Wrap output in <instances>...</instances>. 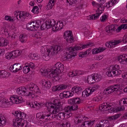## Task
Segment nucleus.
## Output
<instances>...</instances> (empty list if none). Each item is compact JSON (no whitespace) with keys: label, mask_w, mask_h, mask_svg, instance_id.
Returning a JSON list of instances; mask_svg holds the SVG:
<instances>
[{"label":"nucleus","mask_w":127,"mask_h":127,"mask_svg":"<svg viewBox=\"0 0 127 127\" xmlns=\"http://www.w3.org/2000/svg\"><path fill=\"white\" fill-rule=\"evenodd\" d=\"M48 107L54 108L52 113L48 111L39 112L36 114V117L39 119H42L43 121L47 122L49 121L51 118H53L52 114H57L60 111L61 109V103L59 102H54L52 104L49 103Z\"/></svg>","instance_id":"nucleus-1"},{"label":"nucleus","mask_w":127,"mask_h":127,"mask_svg":"<svg viewBox=\"0 0 127 127\" xmlns=\"http://www.w3.org/2000/svg\"><path fill=\"white\" fill-rule=\"evenodd\" d=\"M119 66L118 65H112L108 68L106 74L109 77H114L119 75L121 73L119 70Z\"/></svg>","instance_id":"nucleus-2"},{"label":"nucleus","mask_w":127,"mask_h":127,"mask_svg":"<svg viewBox=\"0 0 127 127\" xmlns=\"http://www.w3.org/2000/svg\"><path fill=\"white\" fill-rule=\"evenodd\" d=\"M11 102L9 105L10 102H3L2 103V106L3 107H7L12 105L13 103L18 104L21 103L23 101V99L21 96L17 95H13L9 99Z\"/></svg>","instance_id":"nucleus-3"},{"label":"nucleus","mask_w":127,"mask_h":127,"mask_svg":"<svg viewBox=\"0 0 127 127\" xmlns=\"http://www.w3.org/2000/svg\"><path fill=\"white\" fill-rule=\"evenodd\" d=\"M12 125L15 127H26L29 124L26 120L21 119L18 117L14 119Z\"/></svg>","instance_id":"nucleus-4"},{"label":"nucleus","mask_w":127,"mask_h":127,"mask_svg":"<svg viewBox=\"0 0 127 127\" xmlns=\"http://www.w3.org/2000/svg\"><path fill=\"white\" fill-rule=\"evenodd\" d=\"M63 49L64 47L63 45H59L51 46L49 49H47L51 55H53L55 54L60 53L63 51Z\"/></svg>","instance_id":"nucleus-5"},{"label":"nucleus","mask_w":127,"mask_h":127,"mask_svg":"<svg viewBox=\"0 0 127 127\" xmlns=\"http://www.w3.org/2000/svg\"><path fill=\"white\" fill-rule=\"evenodd\" d=\"M101 76L99 74L95 73L89 76L87 78V81L88 83L90 84L97 82L99 81L101 79Z\"/></svg>","instance_id":"nucleus-6"},{"label":"nucleus","mask_w":127,"mask_h":127,"mask_svg":"<svg viewBox=\"0 0 127 127\" xmlns=\"http://www.w3.org/2000/svg\"><path fill=\"white\" fill-rule=\"evenodd\" d=\"M27 86V88L30 91L34 92L38 95L41 94L40 90L36 84L32 83H28Z\"/></svg>","instance_id":"nucleus-7"},{"label":"nucleus","mask_w":127,"mask_h":127,"mask_svg":"<svg viewBox=\"0 0 127 127\" xmlns=\"http://www.w3.org/2000/svg\"><path fill=\"white\" fill-rule=\"evenodd\" d=\"M104 10V6L103 5L101 4V6L98 8V12L96 14L88 17V19L89 20H95L99 18V15L102 13V11Z\"/></svg>","instance_id":"nucleus-8"},{"label":"nucleus","mask_w":127,"mask_h":127,"mask_svg":"<svg viewBox=\"0 0 127 127\" xmlns=\"http://www.w3.org/2000/svg\"><path fill=\"white\" fill-rule=\"evenodd\" d=\"M53 20L54 21L55 24L51 25L52 27V30L54 32L59 31L62 29L63 26V22L62 21H60L57 22V24H56L55 21L54 19L52 20V21Z\"/></svg>","instance_id":"nucleus-9"},{"label":"nucleus","mask_w":127,"mask_h":127,"mask_svg":"<svg viewBox=\"0 0 127 127\" xmlns=\"http://www.w3.org/2000/svg\"><path fill=\"white\" fill-rule=\"evenodd\" d=\"M54 21L50 19H48L46 20L44 23L41 25L40 27L41 30H43L45 29L46 28L47 29L50 28L52 27L51 25H53L55 24Z\"/></svg>","instance_id":"nucleus-10"},{"label":"nucleus","mask_w":127,"mask_h":127,"mask_svg":"<svg viewBox=\"0 0 127 127\" xmlns=\"http://www.w3.org/2000/svg\"><path fill=\"white\" fill-rule=\"evenodd\" d=\"M22 67V66L20 64L16 63L10 66V70L12 72H16L18 71L21 70Z\"/></svg>","instance_id":"nucleus-11"},{"label":"nucleus","mask_w":127,"mask_h":127,"mask_svg":"<svg viewBox=\"0 0 127 127\" xmlns=\"http://www.w3.org/2000/svg\"><path fill=\"white\" fill-rule=\"evenodd\" d=\"M113 47L116 46L117 44L121 43L122 41L124 43H127V33L124 36L122 40L121 39L116 40H112Z\"/></svg>","instance_id":"nucleus-12"},{"label":"nucleus","mask_w":127,"mask_h":127,"mask_svg":"<svg viewBox=\"0 0 127 127\" xmlns=\"http://www.w3.org/2000/svg\"><path fill=\"white\" fill-rule=\"evenodd\" d=\"M72 115V113L66 111L65 113L61 112L59 113L56 115V116L58 119L63 120L64 119L65 116L67 117V118H69Z\"/></svg>","instance_id":"nucleus-13"},{"label":"nucleus","mask_w":127,"mask_h":127,"mask_svg":"<svg viewBox=\"0 0 127 127\" xmlns=\"http://www.w3.org/2000/svg\"><path fill=\"white\" fill-rule=\"evenodd\" d=\"M27 89L26 88L20 87L17 88L16 90V92L18 95L21 96H24L27 94L26 90Z\"/></svg>","instance_id":"nucleus-14"},{"label":"nucleus","mask_w":127,"mask_h":127,"mask_svg":"<svg viewBox=\"0 0 127 127\" xmlns=\"http://www.w3.org/2000/svg\"><path fill=\"white\" fill-rule=\"evenodd\" d=\"M73 94L74 93L72 92L64 91L63 93L60 94L59 96L60 98L63 99L64 98H67L71 97Z\"/></svg>","instance_id":"nucleus-15"},{"label":"nucleus","mask_w":127,"mask_h":127,"mask_svg":"<svg viewBox=\"0 0 127 127\" xmlns=\"http://www.w3.org/2000/svg\"><path fill=\"white\" fill-rule=\"evenodd\" d=\"M12 114L16 117H18L21 119H24L26 116V115L24 113H21L20 111H14L12 112Z\"/></svg>","instance_id":"nucleus-16"},{"label":"nucleus","mask_w":127,"mask_h":127,"mask_svg":"<svg viewBox=\"0 0 127 127\" xmlns=\"http://www.w3.org/2000/svg\"><path fill=\"white\" fill-rule=\"evenodd\" d=\"M56 69H54V71L56 72H62L64 70V65L63 64L60 62H58L55 65Z\"/></svg>","instance_id":"nucleus-17"},{"label":"nucleus","mask_w":127,"mask_h":127,"mask_svg":"<svg viewBox=\"0 0 127 127\" xmlns=\"http://www.w3.org/2000/svg\"><path fill=\"white\" fill-rule=\"evenodd\" d=\"M93 45V43H89L86 45L84 44L82 45H80V46L76 45L74 46V47L75 50H76V52H77V51L79 50H82L84 48L88 47V46L91 47Z\"/></svg>","instance_id":"nucleus-18"},{"label":"nucleus","mask_w":127,"mask_h":127,"mask_svg":"<svg viewBox=\"0 0 127 127\" xmlns=\"http://www.w3.org/2000/svg\"><path fill=\"white\" fill-rule=\"evenodd\" d=\"M65 50L69 52L71 54L73 55V56H75L77 55V52H76L74 46L73 47H65Z\"/></svg>","instance_id":"nucleus-19"},{"label":"nucleus","mask_w":127,"mask_h":127,"mask_svg":"<svg viewBox=\"0 0 127 127\" xmlns=\"http://www.w3.org/2000/svg\"><path fill=\"white\" fill-rule=\"evenodd\" d=\"M67 88V86L64 84L59 85L56 86H55L52 88V90L53 91H59L60 90H64Z\"/></svg>","instance_id":"nucleus-20"},{"label":"nucleus","mask_w":127,"mask_h":127,"mask_svg":"<svg viewBox=\"0 0 127 127\" xmlns=\"http://www.w3.org/2000/svg\"><path fill=\"white\" fill-rule=\"evenodd\" d=\"M47 53L46 54H42L41 57H40L41 59H42L46 61H48L49 60L50 57L52 55L50 53V52L48 51L47 49Z\"/></svg>","instance_id":"nucleus-21"},{"label":"nucleus","mask_w":127,"mask_h":127,"mask_svg":"<svg viewBox=\"0 0 127 127\" xmlns=\"http://www.w3.org/2000/svg\"><path fill=\"white\" fill-rule=\"evenodd\" d=\"M73 105L71 106L68 107L66 108L65 111L68 112L71 111H75L77 110L78 109V106L76 104H72Z\"/></svg>","instance_id":"nucleus-22"},{"label":"nucleus","mask_w":127,"mask_h":127,"mask_svg":"<svg viewBox=\"0 0 127 127\" xmlns=\"http://www.w3.org/2000/svg\"><path fill=\"white\" fill-rule=\"evenodd\" d=\"M126 55H123L120 56L118 57V59L119 62L122 64H125L126 63V60L127 58H126Z\"/></svg>","instance_id":"nucleus-23"},{"label":"nucleus","mask_w":127,"mask_h":127,"mask_svg":"<svg viewBox=\"0 0 127 127\" xmlns=\"http://www.w3.org/2000/svg\"><path fill=\"white\" fill-rule=\"evenodd\" d=\"M94 123V121H85L81 126L82 127H91Z\"/></svg>","instance_id":"nucleus-24"},{"label":"nucleus","mask_w":127,"mask_h":127,"mask_svg":"<svg viewBox=\"0 0 127 127\" xmlns=\"http://www.w3.org/2000/svg\"><path fill=\"white\" fill-rule=\"evenodd\" d=\"M86 120L85 118L82 117L80 116H78L77 117L75 118V119L74 122L76 124H78L79 123H84V121Z\"/></svg>","instance_id":"nucleus-25"},{"label":"nucleus","mask_w":127,"mask_h":127,"mask_svg":"<svg viewBox=\"0 0 127 127\" xmlns=\"http://www.w3.org/2000/svg\"><path fill=\"white\" fill-rule=\"evenodd\" d=\"M8 44V41L2 37H0V47L6 46Z\"/></svg>","instance_id":"nucleus-26"},{"label":"nucleus","mask_w":127,"mask_h":127,"mask_svg":"<svg viewBox=\"0 0 127 127\" xmlns=\"http://www.w3.org/2000/svg\"><path fill=\"white\" fill-rule=\"evenodd\" d=\"M70 103L72 104H80L81 102V100L78 97H75L70 100Z\"/></svg>","instance_id":"nucleus-27"},{"label":"nucleus","mask_w":127,"mask_h":127,"mask_svg":"<svg viewBox=\"0 0 127 127\" xmlns=\"http://www.w3.org/2000/svg\"><path fill=\"white\" fill-rule=\"evenodd\" d=\"M20 16L21 19H27L28 18H30L31 17V15L29 13L25 12L24 11L21 12V14H20Z\"/></svg>","instance_id":"nucleus-28"},{"label":"nucleus","mask_w":127,"mask_h":127,"mask_svg":"<svg viewBox=\"0 0 127 127\" xmlns=\"http://www.w3.org/2000/svg\"><path fill=\"white\" fill-rule=\"evenodd\" d=\"M72 90H73L72 93H77V94L81 93L82 92V88L79 86H75L72 88Z\"/></svg>","instance_id":"nucleus-29"},{"label":"nucleus","mask_w":127,"mask_h":127,"mask_svg":"<svg viewBox=\"0 0 127 127\" xmlns=\"http://www.w3.org/2000/svg\"><path fill=\"white\" fill-rule=\"evenodd\" d=\"M93 92V91H92L91 87H90L89 88H87L85 91H84L82 92V94L83 95L84 94L86 95V97L89 96L90 95L92 94Z\"/></svg>","instance_id":"nucleus-30"},{"label":"nucleus","mask_w":127,"mask_h":127,"mask_svg":"<svg viewBox=\"0 0 127 127\" xmlns=\"http://www.w3.org/2000/svg\"><path fill=\"white\" fill-rule=\"evenodd\" d=\"M105 49L102 47H99L98 48H96L93 49L92 50L93 53V54H96L100 52L103 51Z\"/></svg>","instance_id":"nucleus-31"},{"label":"nucleus","mask_w":127,"mask_h":127,"mask_svg":"<svg viewBox=\"0 0 127 127\" xmlns=\"http://www.w3.org/2000/svg\"><path fill=\"white\" fill-rule=\"evenodd\" d=\"M107 105V102L102 103L101 105L99 107V109L101 111H105L108 110V109L107 108L106 105Z\"/></svg>","instance_id":"nucleus-32"},{"label":"nucleus","mask_w":127,"mask_h":127,"mask_svg":"<svg viewBox=\"0 0 127 127\" xmlns=\"http://www.w3.org/2000/svg\"><path fill=\"white\" fill-rule=\"evenodd\" d=\"M114 26L110 25L107 26L106 29V31L108 33L112 32L113 31H115Z\"/></svg>","instance_id":"nucleus-33"},{"label":"nucleus","mask_w":127,"mask_h":127,"mask_svg":"<svg viewBox=\"0 0 127 127\" xmlns=\"http://www.w3.org/2000/svg\"><path fill=\"white\" fill-rule=\"evenodd\" d=\"M33 24L32 22H30L27 24L26 27L28 30L32 31H34L36 30L33 26L34 25H33Z\"/></svg>","instance_id":"nucleus-34"},{"label":"nucleus","mask_w":127,"mask_h":127,"mask_svg":"<svg viewBox=\"0 0 127 127\" xmlns=\"http://www.w3.org/2000/svg\"><path fill=\"white\" fill-rule=\"evenodd\" d=\"M6 119L2 115H0V126H4L6 124Z\"/></svg>","instance_id":"nucleus-35"},{"label":"nucleus","mask_w":127,"mask_h":127,"mask_svg":"<svg viewBox=\"0 0 127 127\" xmlns=\"http://www.w3.org/2000/svg\"><path fill=\"white\" fill-rule=\"evenodd\" d=\"M12 52L14 58L20 56L22 53L21 51L18 50H14Z\"/></svg>","instance_id":"nucleus-36"},{"label":"nucleus","mask_w":127,"mask_h":127,"mask_svg":"<svg viewBox=\"0 0 127 127\" xmlns=\"http://www.w3.org/2000/svg\"><path fill=\"white\" fill-rule=\"evenodd\" d=\"M20 41L22 43L25 42L27 39V37L26 35L23 34H21L19 37Z\"/></svg>","instance_id":"nucleus-37"},{"label":"nucleus","mask_w":127,"mask_h":127,"mask_svg":"<svg viewBox=\"0 0 127 127\" xmlns=\"http://www.w3.org/2000/svg\"><path fill=\"white\" fill-rule=\"evenodd\" d=\"M1 33L6 36L7 35V37L10 36L7 31V30L5 27H3L1 29Z\"/></svg>","instance_id":"nucleus-38"},{"label":"nucleus","mask_w":127,"mask_h":127,"mask_svg":"<svg viewBox=\"0 0 127 127\" xmlns=\"http://www.w3.org/2000/svg\"><path fill=\"white\" fill-rule=\"evenodd\" d=\"M33 25L35 29L36 30H37L38 28L39 27L40 25V22L39 21H32V22Z\"/></svg>","instance_id":"nucleus-39"},{"label":"nucleus","mask_w":127,"mask_h":127,"mask_svg":"<svg viewBox=\"0 0 127 127\" xmlns=\"http://www.w3.org/2000/svg\"><path fill=\"white\" fill-rule=\"evenodd\" d=\"M29 56L30 58L31 59L35 60L38 59L40 58V57L39 56L34 54H29Z\"/></svg>","instance_id":"nucleus-40"},{"label":"nucleus","mask_w":127,"mask_h":127,"mask_svg":"<svg viewBox=\"0 0 127 127\" xmlns=\"http://www.w3.org/2000/svg\"><path fill=\"white\" fill-rule=\"evenodd\" d=\"M103 93L104 94L108 95L113 93V92L110 86L109 87L105 88L104 90Z\"/></svg>","instance_id":"nucleus-41"},{"label":"nucleus","mask_w":127,"mask_h":127,"mask_svg":"<svg viewBox=\"0 0 127 127\" xmlns=\"http://www.w3.org/2000/svg\"><path fill=\"white\" fill-rule=\"evenodd\" d=\"M26 65L23 67V71L25 74L28 73L30 71V69L29 66H28V64H25Z\"/></svg>","instance_id":"nucleus-42"},{"label":"nucleus","mask_w":127,"mask_h":127,"mask_svg":"<svg viewBox=\"0 0 127 127\" xmlns=\"http://www.w3.org/2000/svg\"><path fill=\"white\" fill-rule=\"evenodd\" d=\"M12 52L7 53L5 54V58L6 59L10 60L14 58Z\"/></svg>","instance_id":"nucleus-43"},{"label":"nucleus","mask_w":127,"mask_h":127,"mask_svg":"<svg viewBox=\"0 0 127 127\" xmlns=\"http://www.w3.org/2000/svg\"><path fill=\"white\" fill-rule=\"evenodd\" d=\"M90 52H89V51L87 50L85 51V52H80L79 54V56L80 57H84L87 56V54H89Z\"/></svg>","instance_id":"nucleus-44"},{"label":"nucleus","mask_w":127,"mask_h":127,"mask_svg":"<svg viewBox=\"0 0 127 127\" xmlns=\"http://www.w3.org/2000/svg\"><path fill=\"white\" fill-rule=\"evenodd\" d=\"M64 39L66 41L68 42V44L69 43H71L73 42L74 41L73 37L72 35L69 37H66V38Z\"/></svg>","instance_id":"nucleus-45"},{"label":"nucleus","mask_w":127,"mask_h":127,"mask_svg":"<svg viewBox=\"0 0 127 127\" xmlns=\"http://www.w3.org/2000/svg\"><path fill=\"white\" fill-rule=\"evenodd\" d=\"M72 35V32L71 31H67L65 32L64 34V38H66V37L71 36Z\"/></svg>","instance_id":"nucleus-46"},{"label":"nucleus","mask_w":127,"mask_h":127,"mask_svg":"<svg viewBox=\"0 0 127 127\" xmlns=\"http://www.w3.org/2000/svg\"><path fill=\"white\" fill-rule=\"evenodd\" d=\"M57 72H55L54 70L52 72H49L48 73H47V75L49 76V77L51 78L52 79L54 77V76L56 75H55L56 73Z\"/></svg>","instance_id":"nucleus-47"},{"label":"nucleus","mask_w":127,"mask_h":127,"mask_svg":"<svg viewBox=\"0 0 127 127\" xmlns=\"http://www.w3.org/2000/svg\"><path fill=\"white\" fill-rule=\"evenodd\" d=\"M32 11L34 13L37 14L39 12L38 7L37 6H34L33 9L32 10Z\"/></svg>","instance_id":"nucleus-48"},{"label":"nucleus","mask_w":127,"mask_h":127,"mask_svg":"<svg viewBox=\"0 0 127 127\" xmlns=\"http://www.w3.org/2000/svg\"><path fill=\"white\" fill-rule=\"evenodd\" d=\"M108 17L107 15L105 14L102 16V18L100 19V20L101 22H105L107 19Z\"/></svg>","instance_id":"nucleus-49"},{"label":"nucleus","mask_w":127,"mask_h":127,"mask_svg":"<svg viewBox=\"0 0 127 127\" xmlns=\"http://www.w3.org/2000/svg\"><path fill=\"white\" fill-rule=\"evenodd\" d=\"M112 104L111 103H108L107 102V105H106L107 107V108L108 109V110L111 109V110H112L111 112H110L111 113H112L114 112L115 111V109L114 108H112Z\"/></svg>","instance_id":"nucleus-50"},{"label":"nucleus","mask_w":127,"mask_h":127,"mask_svg":"<svg viewBox=\"0 0 127 127\" xmlns=\"http://www.w3.org/2000/svg\"><path fill=\"white\" fill-rule=\"evenodd\" d=\"M59 72H57V73H56L55 75L54 76V77L52 79V80L54 82H56L57 81H58L60 79L59 77V75L57 74V73H59Z\"/></svg>","instance_id":"nucleus-51"},{"label":"nucleus","mask_w":127,"mask_h":127,"mask_svg":"<svg viewBox=\"0 0 127 127\" xmlns=\"http://www.w3.org/2000/svg\"><path fill=\"white\" fill-rule=\"evenodd\" d=\"M117 1L116 0H111L110 1L108 2V4L109 6V7L111 6L114 5L116 3Z\"/></svg>","instance_id":"nucleus-52"},{"label":"nucleus","mask_w":127,"mask_h":127,"mask_svg":"<svg viewBox=\"0 0 127 127\" xmlns=\"http://www.w3.org/2000/svg\"><path fill=\"white\" fill-rule=\"evenodd\" d=\"M62 126L64 127H70V123L68 121H66L64 123H63L61 124Z\"/></svg>","instance_id":"nucleus-53"},{"label":"nucleus","mask_w":127,"mask_h":127,"mask_svg":"<svg viewBox=\"0 0 127 127\" xmlns=\"http://www.w3.org/2000/svg\"><path fill=\"white\" fill-rule=\"evenodd\" d=\"M75 56H73V55L70 54H68L65 57L66 58V60H68L70 59H72L74 58V57Z\"/></svg>","instance_id":"nucleus-54"},{"label":"nucleus","mask_w":127,"mask_h":127,"mask_svg":"<svg viewBox=\"0 0 127 127\" xmlns=\"http://www.w3.org/2000/svg\"><path fill=\"white\" fill-rule=\"evenodd\" d=\"M38 95L37 94L35 93L34 92L32 91V92H30L29 93L28 95L29 96H30L31 97L33 98L35 95Z\"/></svg>","instance_id":"nucleus-55"},{"label":"nucleus","mask_w":127,"mask_h":127,"mask_svg":"<svg viewBox=\"0 0 127 127\" xmlns=\"http://www.w3.org/2000/svg\"><path fill=\"white\" fill-rule=\"evenodd\" d=\"M102 98L100 96H97L95 97L93 99V101L95 102H98L102 100Z\"/></svg>","instance_id":"nucleus-56"},{"label":"nucleus","mask_w":127,"mask_h":127,"mask_svg":"<svg viewBox=\"0 0 127 127\" xmlns=\"http://www.w3.org/2000/svg\"><path fill=\"white\" fill-rule=\"evenodd\" d=\"M125 119H127V112L125 113L124 116L121 117L119 120L120 121H122Z\"/></svg>","instance_id":"nucleus-57"},{"label":"nucleus","mask_w":127,"mask_h":127,"mask_svg":"<svg viewBox=\"0 0 127 127\" xmlns=\"http://www.w3.org/2000/svg\"><path fill=\"white\" fill-rule=\"evenodd\" d=\"M100 88V86L98 85H95L91 87L92 91L94 92L95 90L98 89Z\"/></svg>","instance_id":"nucleus-58"},{"label":"nucleus","mask_w":127,"mask_h":127,"mask_svg":"<svg viewBox=\"0 0 127 127\" xmlns=\"http://www.w3.org/2000/svg\"><path fill=\"white\" fill-rule=\"evenodd\" d=\"M106 120H101L99 122V124H97L96 125L99 127H101V126H102L103 125H104V123H105V121H106Z\"/></svg>","instance_id":"nucleus-59"},{"label":"nucleus","mask_w":127,"mask_h":127,"mask_svg":"<svg viewBox=\"0 0 127 127\" xmlns=\"http://www.w3.org/2000/svg\"><path fill=\"white\" fill-rule=\"evenodd\" d=\"M105 46L106 47H112V42L111 41L110 42L108 41L105 44Z\"/></svg>","instance_id":"nucleus-60"},{"label":"nucleus","mask_w":127,"mask_h":127,"mask_svg":"<svg viewBox=\"0 0 127 127\" xmlns=\"http://www.w3.org/2000/svg\"><path fill=\"white\" fill-rule=\"evenodd\" d=\"M20 14H21V12H17L16 13H15L14 15V16L16 17L17 19L19 20V18H18V16H19V19H21V18H20V16L21 15Z\"/></svg>","instance_id":"nucleus-61"},{"label":"nucleus","mask_w":127,"mask_h":127,"mask_svg":"<svg viewBox=\"0 0 127 127\" xmlns=\"http://www.w3.org/2000/svg\"><path fill=\"white\" fill-rule=\"evenodd\" d=\"M101 127H109V122L107 120H106L105 121V123H104V125H103L102 126H101Z\"/></svg>","instance_id":"nucleus-62"},{"label":"nucleus","mask_w":127,"mask_h":127,"mask_svg":"<svg viewBox=\"0 0 127 127\" xmlns=\"http://www.w3.org/2000/svg\"><path fill=\"white\" fill-rule=\"evenodd\" d=\"M51 85V82L49 81H47V84L46 87L47 89H49Z\"/></svg>","instance_id":"nucleus-63"},{"label":"nucleus","mask_w":127,"mask_h":127,"mask_svg":"<svg viewBox=\"0 0 127 127\" xmlns=\"http://www.w3.org/2000/svg\"><path fill=\"white\" fill-rule=\"evenodd\" d=\"M4 18L5 20L8 21L12 22L13 21V20L12 18L11 17L9 16H5Z\"/></svg>","instance_id":"nucleus-64"}]
</instances>
